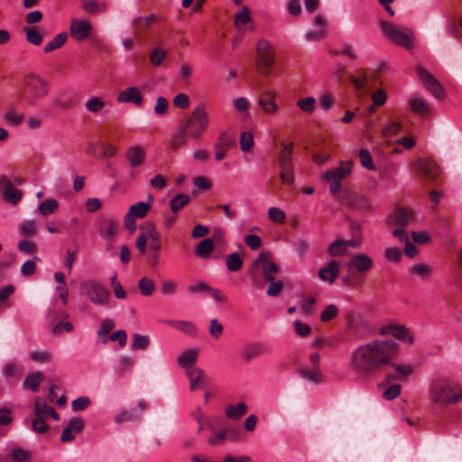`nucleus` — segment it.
Segmentation results:
<instances>
[{"label": "nucleus", "instance_id": "nucleus-55", "mask_svg": "<svg viewBox=\"0 0 462 462\" xmlns=\"http://www.w3.org/2000/svg\"><path fill=\"white\" fill-rule=\"evenodd\" d=\"M51 408L52 407L47 405L45 402H41L39 398L35 399L34 414L36 417L48 419Z\"/></svg>", "mask_w": 462, "mask_h": 462}, {"label": "nucleus", "instance_id": "nucleus-32", "mask_svg": "<svg viewBox=\"0 0 462 462\" xmlns=\"http://www.w3.org/2000/svg\"><path fill=\"white\" fill-rule=\"evenodd\" d=\"M294 144L292 143H281V150L278 154V164H291Z\"/></svg>", "mask_w": 462, "mask_h": 462}, {"label": "nucleus", "instance_id": "nucleus-30", "mask_svg": "<svg viewBox=\"0 0 462 462\" xmlns=\"http://www.w3.org/2000/svg\"><path fill=\"white\" fill-rule=\"evenodd\" d=\"M215 245L212 238L202 239L195 248V254L197 256L202 259H208L210 257L214 251Z\"/></svg>", "mask_w": 462, "mask_h": 462}, {"label": "nucleus", "instance_id": "nucleus-53", "mask_svg": "<svg viewBox=\"0 0 462 462\" xmlns=\"http://www.w3.org/2000/svg\"><path fill=\"white\" fill-rule=\"evenodd\" d=\"M58 201L53 199L44 200L40 206L39 210L42 215L49 216L56 211L58 208Z\"/></svg>", "mask_w": 462, "mask_h": 462}, {"label": "nucleus", "instance_id": "nucleus-57", "mask_svg": "<svg viewBox=\"0 0 462 462\" xmlns=\"http://www.w3.org/2000/svg\"><path fill=\"white\" fill-rule=\"evenodd\" d=\"M240 146L243 152H249L254 146V136L249 132H243L240 134Z\"/></svg>", "mask_w": 462, "mask_h": 462}, {"label": "nucleus", "instance_id": "nucleus-43", "mask_svg": "<svg viewBox=\"0 0 462 462\" xmlns=\"http://www.w3.org/2000/svg\"><path fill=\"white\" fill-rule=\"evenodd\" d=\"M138 288L143 296H150L155 291L154 282L146 276L141 278L138 282Z\"/></svg>", "mask_w": 462, "mask_h": 462}, {"label": "nucleus", "instance_id": "nucleus-54", "mask_svg": "<svg viewBox=\"0 0 462 462\" xmlns=\"http://www.w3.org/2000/svg\"><path fill=\"white\" fill-rule=\"evenodd\" d=\"M268 217L274 223L282 224L285 221L286 213L280 208L271 207L268 209Z\"/></svg>", "mask_w": 462, "mask_h": 462}, {"label": "nucleus", "instance_id": "nucleus-18", "mask_svg": "<svg viewBox=\"0 0 462 462\" xmlns=\"http://www.w3.org/2000/svg\"><path fill=\"white\" fill-rule=\"evenodd\" d=\"M85 423L79 417L71 418L68 425L63 429L60 435L61 442H70L74 440L79 433L82 432Z\"/></svg>", "mask_w": 462, "mask_h": 462}, {"label": "nucleus", "instance_id": "nucleus-6", "mask_svg": "<svg viewBox=\"0 0 462 462\" xmlns=\"http://www.w3.org/2000/svg\"><path fill=\"white\" fill-rule=\"evenodd\" d=\"M257 68L263 76H268L271 72L274 61V51L269 42L261 39L256 44Z\"/></svg>", "mask_w": 462, "mask_h": 462}, {"label": "nucleus", "instance_id": "nucleus-20", "mask_svg": "<svg viewBox=\"0 0 462 462\" xmlns=\"http://www.w3.org/2000/svg\"><path fill=\"white\" fill-rule=\"evenodd\" d=\"M413 168L415 171L430 180L437 178L440 172L436 162L430 159H419L414 163Z\"/></svg>", "mask_w": 462, "mask_h": 462}, {"label": "nucleus", "instance_id": "nucleus-47", "mask_svg": "<svg viewBox=\"0 0 462 462\" xmlns=\"http://www.w3.org/2000/svg\"><path fill=\"white\" fill-rule=\"evenodd\" d=\"M31 457V452L20 447L14 448L11 451V458L13 462H28Z\"/></svg>", "mask_w": 462, "mask_h": 462}, {"label": "nucleus", "instance_id": "nucleus-44", "mask_svg": "<svg viewBox=\"0 0 462 462\" xmlns=\"http://www.w3.org/2000/svg\"><path fill=\"white\" fill-rule=\"evenodd\" d=\"M187 138L189 137L181 132L180 125H179L178 132L172 135L170 143L171 149L177 151L179 148L185 146L187 144Z\"/></svg>", "mask_w": 462, "mask_h": 462}, {"label": "nucleus", "instance_id": "nucleus-31", "mask_svg": "<svg viewBox=\"0 0 462 462\" xmlns=\"http://www.w3.org/2000/svg\"><path fill=\"white\" fill-rule=\"evenodd\" d=\"M263 347L261 344L251 343L245 345L241 352L242 358L245 362H250L254 358H256L262 355Z\"/></svg>", "mask_w": 462, "mask_h": 462}, {"label": "nucleus", "instance_id": "nucleus-27", "mask_svg": "<svg viewBox=\"0 0 462 462\" xmlns=\"http://www.w3.org/2000/svg\"><path fill=\"white\" fill-rule=\"evenodd\" d=\"M414 218L413 212L410 209L397 208L392 216V221L401 227L408 226Z\"/></svg>", "mask_w": 462, "mask_h": 462}, {"label": "nucleus", "instance_id": "nucleus-28", "mask_svg": "<svg viewBox=\"0 0 462 462\" xmlns=\"http://www.w3.org/2000/svg\"><path fill=\"white\" fill-rule=\"evenodd\" d=\"M167 323L173 328L191 337H195L198 329L195 324L188 320H169Z\"/></svg>", "mask_w": 462, "mask_h": 462}, {"label": "nucleus", "instance_id": "nucleus-38", "mask_svg": "<svg viewBox=\"0 0 462 462\" xmlns=\"http://www.w3.org/2000/svg\"><path fill=\"white\" fill-rule=\"evenodd\" d=\"M411 110L420 116H426L430 112L427 102L420 97H414L410 100Z\"/></svg>", "mask_w": 462, "mask_h": 462}, {"label": "nucleus", "instance_id": "nucleus-42", "mask_svg": "<svg viewBox=\"0 0 462 462\" xmlns=\"http://www.w3.org/2000/svg\"><path fill=\"white\" fill-rule=\"evenodd\" d=\"M105 106V101L101 97L96 96L88 98L85 104L86 109L92 113L101 112Z\"/></svg>", "mask_w": 462, "mask_h": 462}, {"label": "nucleus", "instance_id": "nucleus-46", "mask_svg": "<svg viewBox=\"0 0 462 462\" xmlns=\"http://www.w3.org/2000/svg\"><path fill=\"white\" fill-rule=\"evenodd\" d=\"M4 119L8 125L18 126L23 121V116L14 108H8L4 115Z\"/></svg>", "mask_w": 462, "mask_h": 462}, {"label": "nucleus", "instance_id": "nucleus-41", "mask_svg": "<svg viewBox=\"0 0 462 462\" xmlns=\"http://www.w3.org/2000/svg\"><path fill=\"white\" fill-rule=\"evenodd\" d=\"M226 264L230 272H237L243 265V259L238 253H233L226 255Z\"/></svg>", "mask_w": 462, "mask_h": 462}, {"label": "nucleus", "instance_id": "nucleus-13", "mask_svg": "<svg viewBox=\"0 0 462 462\" xmlns=\"http://www.w3.org/2000/svg\"><path fill=\"white\" fill-rule=\"evenodd\" d=\"M161 235L156 226L152 222H146L141 227V233L138 235L135 245L140 254H143L146 250V245L149 240L152 243L160 242Z\"/></svg>", "mask_w": 462, "mask_h": 462}, {"label": "nucleus", "instance_id": "nucleus-61", "mask_svg": "<svg viewBox=\"0 0 462 462\" xmlns=\"http://www.w3.org/2000/svg\"><path fill=\"white\" fill-rule=\"evenodd\" d=\"M90 405V399L87 396H80L75 399L71 403L73 411H84Z\"/></svg>", "mask_w": 462, "mask_h": 462}, {"label": "nucleus", "instance_id": "nucleus-23", "mask_svg": "<svg viewBox=\"0 0 462 462\" xmlns=\"http://www.w3.org/2000/svg\"><path fill=\"white\" fill-rule=\"evenodd\" d=\"M125 156L132 168L140 167L145 161V152L140 145L130 146Z\"/></svg>", "mask_w": 462, "mask_h": 462}, {"label": "nucleus", "instance_id": "nucleus-17", "mask_svg": "<svg viewBox=\"0 0 462 462\" xmlns=\"http://www.w3.org/2000/svg\"><path fill=\"white\" fill-rule=\"evenodd\" d=\"M0 189L4 199L12 205H16L21 200L22 191L16 189L5 176L0 178Z\"/></svg>", "mask_w": 462, "mask_h": 462}, {"label": "nucleus", "instance_id": "nucleus-24", "mask_svg": "<svg viewBox=\"0 0 462 462\" xmlns=\"http://www.w3.org/2000/svg\"><path fill=\"white\" fill-rule=\"evenodd\" d=\"M300 376L311 383H320L323 381V374L319 367H310L307 365H302L299 368Z\"/></svg>", "mask_w": 462, "mask_h": 462}, {"label": "nucleus", "instance_id": "nucleus-34", "mask_svg": "<svg viewBox=\"0 0 462 462\" xmlns=\"http://www.w3.org/2000/svg\"><path fill=\"white\" fill-rule=\"evenodd\" d=\"M247 405L244 402L236 404L227 405L225 409L226 416L229 419L236 420L243 417L247 412Z\"/></svg>", "mask_w": 462, "mask_h": 462}, {"label": "nucleus", "instance_id": "nucleus-33", "mask_svg": "<svg viewBox=\"0 0 462 462\" xmlns=\"http://www.w3.org/2000/svg\"><path fill=\"white\" fill-rule=\"evenodd\" d=\"M279 176L282 184L291 186L295 181L294 164L279 165Z\"/></svg>", "mask_w": 462, "mask_h": 462}, {"label": "nucleus", "instance_id": "nucleus-64", "mask_svg": "<svg viewBox=\"0 0 462 462\" xmlns=\"http://www.w3.org/2000/svg\"><path fill=\"white\" fill-rule=\"evenodd\" d=\"M293 327L297 335L301 337H308L310 334L311 328L309 325L302 323L300 320H295Z\"/></svg>", "mask_w": 462, "mask_h": 462}, {"label": "nucleus", "instance_id": "nucleus-36", "mask_svg": "<svg viewBox=\"0 0 462 462\" xmlns=\"http://www.w3.org/2000/svg\"><path fill=\"white\" fill-rule=\"evenodd\" d=\"M190 201V198L189 195L184 193H180L176 195L170 203L171 210L172 213L176 214L180 210H181L185 206H187Z\"/></svg>", "mask_w": 462, "mask_h": 462}, {"label": "nucleus", "instance_id": "nucleus-62", "mask_svg": "<svg viewBox=\"0 0 462 462\" xmlns=\"http://www.w3.org/2000/svg\"><path fill=\"white\" fill-rule=\"evenodd\" d=\"M338 310L337 306L330 304L328 305L320 314V319L327 322L334 319L337 315Z\"/></svg>", "mask_w": 462, "mask_h": 462}, {"label": "nucleus", "instance_id": "nucleus-8", "mask_svg": "<svg viewBox=\"0 0 462 462\" xmlns=\"http://www.w3.org/2000/svg\"><path fill=\"white\" fill-rule=\"evenodd\" d=\"M147 199H148V202L141 201V202L132 205L130 207L128 212L125 216L124 224H125V228L129 232L133 233L135 231L136 218H143L147 215V213L151 208V204L153 201V198L152 195H149Z\"/></svg>", "mask_w": 462, "mask_h": 462}, {"label": "nucleus", "instance_id": "nucleus-51", "mask_svg": "<svg viewBox=\"0 0 462 462\" xmlns=\"http://www.w3.org/2000/svg\"><path fill=\"white\" fill-rule=\"evenodd\" d=\"M115 323L113 320L106 319L101 321L97 336L102 338V343L107 342V335L114 328Z\"/></svg>", "mask_w": 462, "mask_h": 462}, {"label": "nucleus", "instance_id": "nucleus-49", "mask_svg": "<svg viewBox=\"0 0 462 462\" xmlns=\"http://www.w3.org/2000/svg\"><path fill=\"white\" fill-rule=\"evenodd\" d=\"M316 99L313 97H308L305 98L299 99L297 101V106L307 114H312L316 108Z\"/></svg>", "mask_w": 462, "mask_h": 462}, {"label": "nucleus", "instance_id": "nucleus-3", "mask_svg": "<svg viewBox=\"0 0 462 462\" xmlns=\"http://www.w3.org/2000/svg\"><path fill=\"white\" fill-rule=\"evenodd\" d=\"M210 118L203 103L199 104L191 115L180 123V130L190 139L200 138L208 130Z\"/></svg>", "mask_w": 462, "mask_h": 462}, {"label": "nucleus", "instance_id": "nucleus-58", "mask_svg": "<svg viewBox=\"0 0 462 462\" xmlns=\"http://www.w3.org/2000/svg\"><path fill=\"white\" fill-rule=\"evenodd\" d=\"M233 104L237 112L245 114L247 116H249L250 103L246 97H236V99H234Z\"/></svg>", "mask_w": 462, "mask_h": 462}, {"label": "nucleus", "instance_id": "nucleus-37", "mask_svg": "<svg viewBox=\"0 0 462 462\" xmlns=\"http://www.w3.org/2000/svg\"><path fill=\"white\" fill-rule=\"evenodd\" d=\"M43 379V375L41 372H35L26 376L23 381V387L25 389L32 390L33 392L38 391L41 382Z\"/></svg>", "mask_w": 462, "mask_h": 462}, {"label": "nucleus", "instance_id": "nucleus-10", "mask_svg": "<svg viewBox=\"0 0 462 462\" xmlns=\"http://www.w3.org/2000/svg\"><path fill=\"white\" fill-rule=\"evenodd\" d=\"M351 172V168L348 162H342L338 167L327 171L324 174V179L329 183V190L331 193L336 194L341 189V180L345 179Z\"/></svg>", "mask_w": 462, "mask_h": 462}, {"label": "nucleus", "instance_id": "nucleus-2", "mask_svg": "<svg viewBox=\"0 0 462 462\" xmlns=\"http://www.w3.org/2000/svg\"><path fill=\"white\" fill-rule=\"evenodd\" d=\"M429 394L438 404H454L462 401V386L455 381L438 378L431 382Z\"/></svg>", "mask_w": 462, "mask_h": 462}, {"label": "nucleus", "instance_id": "nucleus-25", "mask_svg": "<svg viewBox=\"0 0 462 462\" xmlns=\"http://www.w3.org/2000/svg\"><path fill=\"white\" fill-rule=\"evenodd\" d=\"M199 356V350L195 348L188 349L182 352L178 359V365L186 369V372L189 368H193V364L197 361Z\"/></svg>", "mask_w": 462, "mask_h": 462}, {"label": "nucleus", "instance_id": "nucleus-1", "mask_svg": "<svg viewBox=\"0 0 462 462\" xmlns=\"http://www.w3.org/2000/svg\"><path fill=\"white\" fill-rule=\"evenodd\" d=\"M398 351V344L392 339H374L354 349L349 366L358 376L368 377L392 365Z\"/></svg>", "mask_w": 462, "mask_h": 462}, {"label": "nucleus", "instance_id": "nucleus-11", "mask_svg": "<svg viewBox=\"0 0 462 462\" xmlns=\"http://www.w3.org/2000/svg\"><path fill=\"white\" fill-rule=\"evenodd\" d=\"M378 334L380 336L391 335L396 339L407 343L409 345L412 344L414 341V337L411 331L402 324H384L379 328Z\"/></svg>", "mask_w": 462, "mask_h": 462}, {"label": "nucleus", "instance_id": "nucleus-26", "mask_svg": "<svg viewBox=\"0 0 462 462\" xmlns=\"http://www.w3.org/2000/svg\"><path fill=\"white\" fill-rule=\"evenodd\" d=\"M119 224L113 218H103L100 220L99 224V233L103 237L106 238H113L117 230H118Z\"/></svg>", "mask_w": 462, "mask_h": 462}, {"label": "nucleus", "instance_id": "nucleus-21", "mask_svg": "<svg viewBox=\"0 0 462 462\" xmlns=\"http://www.w3.org/2000/svg\"><path fill=\"white\" fill-rule=\"evenodd\" d=\"M340 271V263L338 261H330L326 267L320 268L319 271V277L323 282L332 284Z\"/></svg>", "mask_w": 462, "mask_h": 462}, {"label": "nucleus", "instance_id": "nucleus-45", "mask_svg": "<svg viewBox=\"0 0 462 462\" xmlns=\"http://www.w3.org/2000/svg\"><path fill=\"white\" fill-rule=\"evenodd\" d=\"M167 57V51L162 48H155L150 53V62L154 67H159L162 64Z\"/></svg>", "mask_w": 462, "mask_h": 462}, {"label": "nucleus", "instance_id": "nucleus-50", "mask_svg": "<svg viewBox=\"0 0 462 462\" xmlns=\"http://www.w3.org/2000/svg\"><path fill=\"white\" fill-rule=\"evenodd\" d=\"M23 31L26 35V40L28 42L33 45H40L42 42V36L40 32L34 27H24Z\"/></svg>", "mask_w": 462, "mask_h": 462}, {"label": "nucleus", "instance_id": "nucleus-60", "mask_svg": "<svg viewBox=\"0 0 462 462\" xmlns=\"http://www.w3.org/2000/svg\"><path fill=\"white\" fill-rule=\"evenodd\" d=\"M227 430L214 431L213 434L208 438V443L210 446H216L222 443L226 439H227Z\"/></svg>", "mask_w": 462, "mask_h": 462}, {"label": "nucleus", "instance_id": "nucleus-48", "mask_svg": "<svg viewBox=\"0 0 462 462\" xmlns=\"http://www.w3.org/2000/svg\"><path fill=\"white\" fill-rule=\"evenodd\" d=\"M162 249V243L155 242L149 245V250L152 254L147 257L149 263L152 266H156L160 263V251Z\"/></svg>", "mask_w": 462, "mask_h": 462}, {"label": "nucleus", "instance_id": "nucleus-5", "mask_svg": "<svg viewBox=\"0 0 462 462\" xmlns=\"http://www.w3.org/2000/svg\"><path fill=\"white\" fill-rule=\"evenodd\" d=\"M23 85L28 93V103L31 105H34L49 94L48 82L37 74L26 75L23 79Z\"/></svg>", "mask_w": 462, "mask_h": 462}, {"label": "nucleus", "instance_id": "nucleus-14", "mask_svg": "<svg viewBox=\"0 0 462 462\" xmlns=\"http://www.w3.org/2000/svg\"><path fill=\"white\" fill-rule=\"evenodd\" d=\"M374 261L372 257H370L368 254L360 253L354 254L350 258L347 263V270L349 273H365L372 269Z\"/></svg>", "mask_w": 462, "mask_h": 462}, {"label": "nucleus", "instance_id": "nucleus-4", "mask_svg": "<svg viewBox=\"0 0 462 462\" xmlns=\"http://www.w3.org/2000/svg\"><path fill=\"white\" fill-rule=\"evenodd\" d=\"M80 293L90 302L97 305H107L110 301V292L99 282L95 280L84 281L79 285Z\"/></svg>", "mask_w": 462, "mask_h": 462}, {"label": "nucleus", "instance_id": "nucleus-59", "mask_svg": "<svg viewBox=\"0 0 462 462\" xmlns=\"http://www.w3.org/2000/svg\"><path fill=\"white\" fill-rule=\"evenodd\" d=\"M359 158L363 167L368 170H374L372 156L366 149H361L359 151Z\"/></svg>", "mask_w": 462, "mask_h": 462}, {"label": "nucleus", "instance_id": "nucleus-22", "mask_svg": "<svg viewBox=\"0 0 462 462\" xmlns=\"http://www.w3.org/2000/svg\"><path fill=\"white\" fill-rule=\"evenodd\" d=\"M116 100L120 103H134L136 106H141L143 104L141 91L136 87H129L121 91L118 94Z\"/></svg>", "mask_w": 462, "mask_h": 462}, {"label": "nucleus", "instance_id": "nucleus-19", "mask_svg": "<svg viewBox=\"0 0 462 462\" xmlns=\"http://www.w3.org/2000/svg\"><path fill=\"white\" fill-rule=\"evenodd\" d=\"M186 374L189 378V388L191 391L207 388L208 378L201 368H189L186 372Z\"/></svg>", "mask_w": 462, "mask_h": 462}, {"label": "nucleus", "instance_id": "nucleus-39", "mask_svg": "<svg viewBox=\"0 0 462 462\" xmlns=\"http://www.w3.org/2000/svg\"><path fill=\"white\" fill-rule=\"evenodd\" d=\"M67 39L68 33L66 32H60L44 46V51L49 53L60 48L66 42Z\"/></svg>", "mask_w": 462, "mask_h": 462}, {"label": "nucleus", "instance_id": "nucleus-7", "mask_svg": "<svg viewBox=\"0 0 462 462\" xmlns=\"http://www.w3.org/2000/svg\"><path fill=\"white\" fill-rule=\"evenodd\" d=\"M381 30L383 34L393 43L406 49H411L413 47V42L410 34L399 30L393 23L382 21Z\"/></svg>", "mask_w": 462, "mask_h": 462}, {"label": "nucleus", "instance_id": "nucleus-9", "mask_svg": "<svg viewBox=\"0 0 462 462\" xmlns=\"http://www.w3.org/2000/svg\"><path fill=\"white\" fill-rule=\"evenodd\" d=\"M255 270L261 271L265 281L273 282L276 279L280 269L278 265L271 260L269 254L261 252L253 263L252 274H254Z\"/></svg>", "mask_w": 462, "mask_h": 462}, {"label": "nucleus", "instance_id": "nucleus-52", "mask_svg": "<svg viewBox=\"0 0 462 462\" xmlns=\"http://www.w3.org/2000/svg\"><path fill=\"white\" fill-rule=\"evenodd\" d=\"M402 124L393 121H388L381 129V134L383 136H391L397 134L402 130Z\"/></svg>", "mask_w": 462, "mask_h": 462}, {"label": "nucleus", "instance_id": "nucleus-56", "mask_svg": "<svg viewBox=\"0 0 462 462\" xmlns=\"http://www.w3.org/2000/svg\"><path fill=\"white\" fill-rule=\"evenodd\" d=\"M150 344V339L147 336L140 334L134 335V340L132 343V348L134 350H145Z\"/></svg>", "mask_w": 462, "mask_h": 462}, {"label": "nucleus", "instance_id": "nucleus-40", "mask_svg": "<svg viewBox=\"0 0 462 462\" xmlns=\"http://www.w3.org/2000/svg\"><path fill=\"white\" fill-rule=\"evenodd\" d=\"M328 252L331 256L337 257L346 254L347 249L344 240L337 239L329 245Z\"/></svg>", "mask_w": 462, "mask_h": 462}, {"label": "nucleus", "instance_id": "nucleus-63", "mask_svg": "<svg viewBox=\"0 0 462 462\" xmlns=\"http://www.w3.org/2000/svg\"><path fill=\"white\" fill-rule=\"evenodd\" d=\"M18 249L23 253L32 254L36 252L37 246L33 242L23 239L18 243Z\"/></svg>", "mask_w": 462, "mask_h": 462}, {"label": "nucleus", "instance_id": "nucleus-15", "mask_svg": "<svg viewBox=\"0 0 462 462\" xmlns=\"http://www.w3.org/2000/svg\"><path fill=\"white\" fill-rule=\"evenodd\" d=\"M276 96V92L273 89L264 90L258 96L257 105L264 114L273 116L279 110V106L275 101Z\"/></svg>", "mask_w": 462, "mask_h": 462}, {"label": "nucleus", "instance_id": "nucleus-29", "mask_svg": "<svg viewBox=\"0 0 462 462\" xmlns=\"http://www.w3.org/2000/svg\"><path fill=\"white\" fill-rule=\"evenodd\" d=\"M235 23L240 31L253 29L252 20L247 7H243V9L236 14Z\"/></svg>", "mask_w": 462, "mask_h": 462}, {"label": "nucleus", "instance_id": "nucleus-35", "mask_svg": "<svg viewBox=\"0 0 462 462\" xmlns=\"http://www.w3.org/2000/svg\"><path fill=\"white\" fill-rule=\"evenodd\" d=\"M409 273L420 279H429L432 274V268L423 263L413 264L409 268Z\"/></svg>", "mask_w": 462, "mask_h": 462}, {"label": "nucleus", "instance_id": "nucleus-12", "mask_svg": "<svg viewBox=\"0 0 462 462\" xmlns=\"http://www.w3.org/2000/svg\"><path fill=\"white\" fill-rule=\"evenodd\" d=\"M417 75L424 87L439 100L445 98V91L439 81L426 69L417 68Z\"/></svg>", "mask_w": 462, "mask_h": 462}, {"label": "nucleus", "instance_id": "nucleus-16", "mask_svg": "<svg viewBox=\"0 0 462 462\" xmlns=\"http://www.w3.org/2000/svg\"><path fill=\"white\" fill-rule=\"evenodd\" d=\"M92 25L89 22L79 20L77 18L71 19L69 32L73 39L81 42L90 36Z\"/></svg>", "mask_w": 462, "mask_h": 462}]
</instances>
